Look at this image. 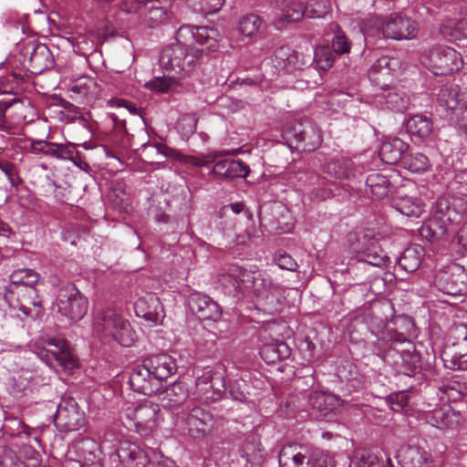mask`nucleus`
I'll return each instance as SVG.
<instances>
[{
	"instance_id": "1",
	"label": "nucleus",
	"mask_w": 467,
	"mask_h": 467,
	"mask_svg": "<svg viewBox=\"0 0 467 467\" xmlns=\"http://www.w3.org/2000/svg\"><path fill=\"white\" fill-rule=\"evenodd\" d=\"M219 284L225 294L238 300L252 299L269 314L277 313L282 308L283 287L259 271L233 266L221 275Z\"/></svg>"
},
{
	"instance_id": "2",
	"label": "nucleus",
	"mask_w": 467,
	"mask_h": 467,
	"mask_svg": "<svg viewBox=\"0 0 467 467\" xmlns=\"http://www.w3.org/2000/svg\"><path fill=\"white\" fill-rule=\"evenodd\" d=\"M279 467H334L323 451L298 443H287L278 452Z\"/></svg>"
},
{
	"instance_id": "3",
	"label": "nucleus",
	"mask_w": 467,
	"mask_h": 467,
	"mask_svg": "<svg viewBox=\"0 0 467 467\" xmlns=\"http://www.w3.org/2000/svg\"><path fill=\"white\" fill-rule=\"evenodd\" d=\"M95 328L104 337H110L120 346L131 347L137 340V334L128 320L114 309L102 310L96 321Z\"/></svg>"
},
{
	"instance_id": "4",
	"label": "nucleus",
	"mask_w": 467,
	"mask_h": 467,
	"mask_svg": "<svg viewBox=\"0 0 467 467\" xmlns=\"http://www.w3.org/2000/svg\"><path fill=\"white\" fill-rule=\"evenodd\" d=\"M121 418L128 428L141 436H149L155 431L162 420L160 406L150 401L128 405L123 409Z\"/></svg>"
},
{
	"instance_id": "5",
	"label": "nucleus",
	"mask_w": 467,
	"mask_h": 467,
	"mask_svg": "<svg viewBox=\"0 0 467 467\" xmlns=\"http://www.w3.org/2000/svg\"><path fill=\"white\" fill-rule=\"evenodd\" d=\"M212 413L199 403L191 401L177 418L176 426L195 440L206 438L212 431Z\"/></svg>"
},
{
	"instance_id": "6",
	"label": "nucleus",
	"mask_w": 467,
	"mask_h": 467,
	"mask_svg": "<svg viewBox=\"0 0 467 467\" xmlns=\"http://www.w3.org/2000/svg\"><path fill=\"white\" fill-rule=\"evenodd\" d=\"M422 64L436 76H447L458 71L462 60L461 55L450 47H431L421 57Z\"/></svg>"
},
{
	"instance_id": "7",
	"label": "nucleus",
	"mask_w": 467,
	"mask_h": 467,
	"mask_svg": "<svg viewBox=\"0 0 467 467\" xmlns=\"http://www.w3.org/2000/svg\"><path fill=\"white\" fill-rule=\"evenodd\" d=\"M56 304L57 311L73 322L81 320L88 308L87 297L71 283L59 287Z\"/></svg>"
},
{
	"instance_id": "8",
	"label": "nucleus",
	"mask_w": 467,
	"mask_h": 467,
	"mask_svg": "<svg viewBox=\"0 0 467 467\" xmlns=\"http://www.w3.org/2000/svg\"><path fill=\"white\" fill-rule=\"evenodd\" d=\"M434 282L437 288L446 295L461 296L467 293V272L458 264H451L439 271Z\"/></svg>"
},
{
	"instance_id": "9",
	"label": "nucleus",
	"mask_w": 467,
	"mask_h": 467,
	"mask_svg": "<svg viewBox=\"0 0 467 467\" xmlns=\"http://www.w3.org/2000/svg\"><path fill=\"white\" fill-rule=\"evenodd\" d=\"M288 139H294L296 148L304 151H314L322 142L318 127L309 119L295 121L286 130Z\"/></svg>"
},
{
	"instance_id": "10",
	"label": "nucleus",
	"mask_w": 467,
	"mask_h": 467,
	"mask_svg": "<svg viewBox=\"0 0 467 467\" xmlns=\"http://www.w3.org/2000/svg\"><path fill=\"white\" fill-rule=\"evenodd\" d=\"M54 422L60 431H78L85 424V413L75 399L62 398L57 405Z\"/></svg>"
},
{
	"instance_id": "11",
	"label": "nucleus",
	"mask_w": 467,
	"mask_h": 467,
	"mask_svg": "<svg viewBox=\"0 0 467 467\" xmlns=\"http://www.w3.org/2000/svg\"><path fill=\"white\" fill-rule=\"evenodd\" d=\"M419 31L415 20L402 13H391L385 17L383 36L394 40L413 39Z\"/></svg>"
},
{
	"instance_id": "12",
	"label": "nucleus",
	"mask_w": 467,
	"mask_h": 467,
	"mask_svg": "<svg viewBox=\"0 0 467 467\" xmlns=\"http://www.w3.org/2000/svg\"><path fill=\"white\" fill-rule=\"evenodd\" d=\"M195 395L204 403L212 402L221 396L222 389H224L223 377L220 372L205 370L195 380Z\"/></svg>"
},
{
	"instance_id": "13",
	"label": "nucleus",
	"mask_w": 467,
	"mask_h": 467,
	"mask_svg": "<svg viewBox=\"0 0 467 467\" xmlns=\"http://www.w3.org/2000/svg\"><path fill=\"white\" fill-rule=\"evenodd\" d=\"M110 460L117 463L115 467H146L149 462L146 453L137 444L128 441L119 443L116 453L110 456Z\"/></svg>"
},
{
	"instance_id": "14",
	"label": "nucleus",
	"mask_w": 467,
	"mask_h": 467,
	"mask_svg": "<svg viewBox=\"0 0 467 467\" xmlns=\"http://www.w3.org/2000/svg\"><path fill=\"white\" fill-rule=\"evenodd\" d=\"M462 338L447 346L441 354L444 367L451 370H467V332L460 329Z\"/></svg>"
},
{
	"instance_id": "15",
	"label": "nucleus",
	"mask_w": 467,
	"mask_h": 467,
	"mask_svg": "<svg viewBox=\"0 0 467 467\" xmlns=\"http://www.w3.org/2000/svg\"><path fill=\"white\" fill-rule=\"evenodd\" d=\"M188 305L199 319L217 321L222 317L221 306L210 296L202 293H192L188 298Z\"/></svg>"
},
{
	"instance_id": "16",
	"label": "nucleus",
	"mask_w": 467,
	"mask_h": 467,
	"mask_svg": "<svg viewBox=\"0 0 467 467\" xmlns=\"http://www.w3.org/2000/svg\"><path fill=\"white\" fill-rule=\"evenodd\" d=\"M440 106L453 112L462 113L467 109V88L458 84H446L438 94Z\"/></svg>"
},
{
	"instance_id": "17",
	"label": "nucleus",
	"mask_w": 467,
	"mask_h": 467,
	"mask_svg": "<svg viewBox=\"0 0 467 467\" xmlns=\"http://www.w3.org/2000/svg\"><path fill=\"white\" fill-rule=\"evenodd\" d=\"M134 310L137 317H142L153 325L161 323L164 317L163 306L159 297L152 293H147L138 298L134 304Z\"/></svg>"
},
{
	"instance_id": "18",
	"label": "nucleus",
	"mask_w": 467,
	"mask_h": 467,
	"mask_svg": "<svg viewBox=\"0 0 467 467\" xmlns=\"http://www.w3.org/2000/svg\"><path fill=\"white\" fill-rule=\"evenodd\" d=\"M130 385L134 391L149 396L161 389L144 361L133 368L130 376Z\"/></svg>"
},
{
	"instance_id": "19",
	"label": "nucleus",
	"mask_w": 467,
	"mask_h": 467,
	"mask_svg": "<svg viewBox=\"0 0 467 467\" xmlns=\"http://www.w3.org/2000/svg\"><path fill=\"white\" fill-rule=\"evenodd\" d=\"M97 81L89 77H81L68 85L69 98L78 103H90L99 94Z\"/></svg>"
},
{
	"instance_id": "20",
	"label": "nucleus",
	"mask_w": 467,
	"mask_h": 467,
	"mask_svg": "<svg viewBox=\"0 0 467 467\" xmlns=\"http://www.w3.org/2000/svg\"><path fill=\"white\" fill-rule=\"evenodd\" d=\"M190 35L194 42L204 47L203 50H213L217 47L219 33L215 28L208 26H182L177 37L182 38Z\"/></svg>"
},
{
	"instance_id": "21",
	"label": "nucleus",
	"mask_w": 467,
	"mask_h": 467,
	"mask_svg": "<svg viewBox=\"0 0 467 467\" xmlns=\"http://www.w3.org/2000/svg\"><path fill=\"white\" fill-rule=\"evenodd\" d=\"M177 40L176 44L163 48L160 56V64L167 71L182 74L184 70L186 45L181 43V38L177 37Z\"/></svg>"
},
{
	"instance_id": "22",
	"label": "nucleus",
	"mask_w": 467,
	"mask_h": 467,
	"mask_svg": "<svg viewBox=\"0 0 467 467\" xmlns=\"http://www.w3.org/2000/svg\"><path fill=\"white\" fill-rule=\"evenodd\" d=\"M399 458L402 467H434L431 454L420 446L401 447L399 451Z\"/></svg>"
},
{
	"instance_id": "23",
	"label": "nucleus",
	"mask_w": 467,
	"mask_h": 467,
	"mask_svg": "<svg viewBox=\"0 0 467 467\" xmlns=\"http://www.w3.org/2000/svg\"><path fill=\"white\" fill-rule=\"evenodd\" d=\"M31 151L36 154L43 153L59 160H68L77 164L75 156L78 151L72 145L58 144L47 140H33L31 142Z\"/></svg>"
},
{
	"instance_id": "24",
	"label": "nucleus",
	"mask_w": 467,
	"mask_h": 467,
	"mask_svg": "<svg viewBox=\"0 0 467 467\" xmlns=\"http://www.w3.org/2000/svg\"><path fill=\"white\" fill-rule=\"evenodd\" d=\"M144 362L160 387H161V382L174 374L177 369L175 360L166 354L151 356L144 359Z\"/></svg>"
},
{
	"instance_id": "25",
	"label": "nucleus",
	"mask_w": 467,
	"mask_h": 467,
	"mask_svg": "<svg viewBox=\"0 0 467 467\" xmlns=\"http://www.w3.org/2000/svg\"><path fill=\"white\" fill-rule=\"evenodd\" d=\"M381 91L377 94L378 102L385 105L388 109L396 111H403L410 104L409 96L397 87L379 86Z\"/></svg>"
},
{
	"instance_id": "26",
	"label": "nucleus",
	"mask_w": 467,
	"mask_h": 467,
	"mask_svg": "<svg viewBox=\"0 0 467 467\" xmlns=\"http://www.w3.org/2000/svg\"><path fill=\"white\" fill-rule=\"evenodd\" d=\"M220 179L245 178L250 172L249 166L237 160L223 159L215 162L213 171Z\"/></svg>"
},
{
	"instance_id": "27",
	"label": "nucleus",
	"mask_w": 467,
	"mask_h": 467,
	"mask_svg": "<svg viewBox=\"0 0 467 467\" xmlns=\"http://www.w3.org/2000/svg\"><path fill=\"white\" fill-rule=\"evenodd\" d=\"M399 62L394 57H382L369 68L368 78L377 86L384 85L392 78V71Z\"/></svg>"
},
{
	"instance_id": "28",
	"label": "nucleus",
	"mask_w": 467,
	"mask_h": 467,
	"mask_svg": "<svg viewBox=\"0 0 467 467\" xmlns=\"http://www.w3.org/2000/svg\"><path fill=\"white\" fill-rule=\"evenodd\" d=\"M408 148L409 144L401 139L389 138L382 142L379 150V156L382 162L393 165L400 161Z\"/></svg>"
},
{
	"instance_id": "29",
	"label": "nucleus",
	"mask_w": 467,
	"mask_h": 467,
	"mask_svg": "<svg viewBox=\"0 0 467 467\" xmlns=\"http://www.w3.org/2000/svg\"><path fill=\"white\" fill-rule=\"evenodd\" d=\"M54 65L53 56L49 48L39 44L34 47L28 59V67L33 74H40Z\"/></svg>"
},
{
	"instance_id": "30",
	"label": "nucleus",
	"mask_w": 467,
	"mask_h": 467,
	"mask_svg": "<svg viewBox=\"0 0 467 467\" xmlns=\"http://www.w3.org/2000/svg\"><path fill=\"white\" fill-rule=\"evenodd\" d=\"M274 4L280 11V19L284 22L299 21L306 15V7L301 0H274Z\"/></svg>"
},
{
	"instance_id": "31",
	"label": "nucleus",
	"mask_w": 467,
	"mask_h": 467,
	"mask_svg": "<svg viewBox=\"0 0 467 467\" xmlns=\"http://www.w3.org/2000/svg\"><path fill=\"white\" fill-rule=\"evenodd\" d=\"M392 206L401 214L408 217H420L424 211L422 201L417 197L398 194L392 200Z\"/></svg>"
},
{
	"instance_id": "32",
	"label": "nucleus",
	"mask_w": 467,
	"mask_h": 467,
	"mask_svg": "<svg viewBox=\"0 0 467 467\" xmlns=\"http://www.w3.org/2000/svg\"><path fill=\"white\" fill-rule=\"evenodd\" d=\"M291 354L289 346L284 341L272 340L260 348L261 358L268 364L287 358Z\"/></svg>"
},
{
	"instance_id": "33",
	"label": "nucleus",
	"mask_w": 467,
	"mask_h": 467,
	"mask_svg": "<svg viewBox=\"0 0 467 467\" xmlns=\"http://www.w3.org/2000/svg\"><path fill=\"white\" fill-rule=\"evenodd\" d=\"M43 301L36 287L26 288L21 295L18 309L26 316L38 317L42 312Z\"/></svg>"
},
{
	"instance_id": "34",
	"label": "nucleus",
	"mask_w": 467,
	"mask_h": 467,
	"mask_svg": "<svg viewBox=\"0 0 467 467\" xmlns=\"http://www.w3.org/2000/svg\"><path fill=\"white\" fill-rule=\"evenodd\" d=\"M433 124L431 119L424 115L418 114L408 119L406 122L407 132L414 138L423 140L432 132Z\"/></svg>"
},
{
	"instance_id": "35",
	"label": "nucleus",
	"mask_w": 467,
	"mask_h": 467,
	"mask_svg": "<svg viewBox=\"0 0 467 467\" xmlns=\"http://www.w3.org/2000/svg\"><path fill=\"white\" fill-rule=\"evenodd\" d=\"M189 396L188 389L183 382H174L169 386L162 398V405L165 408L174 409L182 405Z\"/></svg>"
},
{
	"instance_id": "36",
	"label": "nucleus",
	"mask_w": 467,
	"mask_h": 467,
	"mask_svg": "<svg viewBox=\"0 0 467 467\" xmlns=\"http://www.w3.org/2000/svg\"><path fill=\"white\" fill-rule=\"evenodd\" d=\"M454 412L450 406L437 408L431 410L426 416V420L429 424L437 429L444 430L452 428L456 420H454Z\"/></svg>"
},
{
	"instance_id": "37",
	"label": "nucleus",
	"mask_w": 467,
	"mask_h": 467,
	"mask_svg": "<svg viewBox=\"0 0 467 467\" xmlns=\"http://www.w3.org/2000/svg\"><path fill=\"white\" fill-rule=\"evenodd\" d=\"M453 220L450 217H432L428 224L421 227V234L430 239H441L447 234Z\"/></svg>"
},
{
	"instance_id": "38",
	"label": "nucleus",
	"mask_w": 467,
	"mask_h": 467,
	"mask_svg": "<svg viewBox=\"0 0 467 467\" xmlns=\"http://www.w3.org/2000/svg\"><path fill=\"white\" fill-rule=\"evenodd\" d=\"M296 54L287 47H281L274 53L273 63L278 73L291 72L296 68Z\"/></svg>"
},
{
	"instance_id": "39",
	"label": "nucleus",
	"mask_w": 467,
	"mask_h": 467,
	"mask_svg": "<svg viewBox=\"0 0 467 467\" xmlns=\"http://www.w3.org/2000/svg\"><path fill=\"white\" fill-rule=\"evenodd\" d=\"M11 284L21 288L35 287L39 281V275L33 269L21 268L15 270L9 276Z\"/></svg>"
},
{
	"instance_id": "40",
	"label": "nucleus",
	"mask_w": 467,
	"mask_h": 467,
	"mask_svg": "<svg viewBox=\"0 0 467 467\" xmlns=\"http://www.w3.org/2000/svg\"><path fill=\"white\" fill-rule=\"evenodd\" d=\"M440 30L444 37L451 40L467 39V19L448 20Z\"/></svg>"
},
{
	"instance_id": "41",
	"label": "nucleus",
	"mask_w": 467,
	"mask_h": 467,
	"mask_svg": "<svg viewBox=\"0 0 467 467\" xmlns=\"http://www.w3.org/2000/svg\"><path fill=\"white\" fill-rule=\"evenodd\" d=\"M366 185L372 195L378 199H381L389 193L390 182L387 176L379 172H374L367 177Z\"/></svg>"
},
{
	"instance_id": "42",
	"label": "nucleus",
	"mask_w": 467,
	"mask_h": 467,
	"mask_svg": "<svg viewBox=\"0 0 467 467\" xmlns=\"http://www.w3.org/2000/svg\"><path fill=\"white\" fill-rule=\"evenodd\" d=\"M421 252L422 248L420 246L405 249L399 259L400 267L408 273L415 272L421 263Z\"/></svg>"
},
{
	"instance_id": "43",
	"label": "nucleus",
	"mask_w": 467,
	"mask_h": 467,
	"mask_svg": "<svg viewBox=\"0 0 467 467\" xmlns=\"http://www.w3.org/2000/svg\"><path fill=\"white\" fill-rule=\"evenodd\" d=\"M5 434L11 437H18L25 442L30 436V429L17 418L8 417L5 418V423L2 427Z\"/></svg>"
},
{
	"instance_id": "44",
	"label": "nucleus",
	"mask_w": 467,
	"mask_h": 467,
	"mask_svg": "<svg viewBox=\"0 0 467 467\" xmlns=\"http://www.w3.org/2000/svg\"><path fill=\"white\" fill-rule=\"evenodd\" d=\"M265 23L262 18L254 14L246 15L239 22V31L242 35L252 37L261 33Z\"/></svg>"
},
{
	"instance_id": "45",
	"label": "nucleus",
	"mask_w": 467,
	"mask_h": 467,
	"mask_svg": "<svg viewBox=\"0 0 467 467\" xmlns=\"http://www.w3.org/2000/svg\"><path fill=\"white\" fill-rule=\"evenodd\" d=\"M402 162L403 167L413 173L425 172L431 167V163L427 156L420 152L405 155Z\"/></svg>"
},
{
	"instance_id": "46",
	"label": "nucleus",
	"mask_w": 467,
	"mask_h": 467,
	"mask_svg": "<svg viewBox=\"0 0 467 467\" xmlns=\"http://www.w3.org/2000/svg\"><path fill=\"white\" fill-rule=\"evenodd\" d=\"M385 23V18H382L377 15H370L368 17L364 18L360 22V28L365 36H383V24Z\"/></svg>"
},
{
	"instance_id": "47",
	"label": "nucleus",
	"mask_w": 467,
	"mask_h": 467,
	"mask_svg": "<svg viewBox=\"0 0 467 467\" xmlns=\"http://www.w3.org/2000/svg\"><path fill=\"white\" fill-rule=\"evenodd\" d=\"M360 260L374 266H382L388 261V257L378 243L374 242L361 253Z\"/></svg>"
},
{
	"instance_id": "48",
	"label": "nucleus",
	"mask_w": 467,
	"mask_h": 467,
	"mask_svg": "<svg viewBox=\"0 0 467 467\" xmlns=\"http://www.w3.org/2000/svg\"><path fill=\"white\" fill-rule=\"evenodd\" d=\"M308 184L312 188L310 191L311 199L322 201L330 197L331 190L325 187L326 180L324 178H320L318 174L314 172L310 173Z\"/></svg>"
},
{
	"instance_id": "49",
	"label": "nucleus",
	"mask_w": 467,
	"mask_h": 467,
	"mask_svg": "<svg viewBox=\"0 0 467 467\" xmlns=\"http://www.w3.org/2000/svg\"><path fill=\"white\" fill-rule=\"evenodd\" d=\"M388 467H394L390 459L387 460ZM356 467H385V462L370 451H361L357 456Z\"/></svg>"
},
{
	"instance_id": "50",
	"label": "nucleus",
	"mask_w": 467,
	"mask_h": 467,
	"mask_svg": "<svg viewBox=\"0 0 467 467\" xmlns=\"http://www.w3.org/2000/svg\"><path fill=\"white\" fill-rule=\"evenodd\" d=\"M78 454L83 462L91 465L97 461L98 444L92 440H83L77 445Z\"/></svg>"
},
{
	"instance_id": "51",
	"label": "nucleus",
	"mask_w": 467,
	"mask_h": 467,
	"mask_svg": "<svg viewBox=\"0 0 467 467\" xmlns=\"http://www.w3.org/2000/svg\"><path fill=\"white\" fill-rule=\"evenodd\" d=\"M188 4L195 12L208 15L219 11L223 5V0H188Z\"/></svg>"
},
{
	"instance_id": "52",
	"label": "nucleus",
	"mask_w": 467,
	"mask_h": 467,
	"mask_svg": "<svg viewBox=\"0 0 467 467\" xmlns=\"http://www.w3.org/2000/svg\"><path fill=\"white\" fill-rule=\"evenodd\" d=\"M148 88L158 92H169L177 89L178 82L173 78L157 77L145 85Z\"/></svg>"
},
{
	"instance_id": "53",
	"label": "nucleus",
	"mask_w": 467,
	"mask_h": 467,
	"mask_svg": "<svg viewBox=\"0 0 467 467\" xmlns=\"http://www.w3.org/2000/svg\"><path fill=\"white\" fill-rule=\"evenodd\" d=\"M336 55L327 47H318L315 50V62L317 67L323 70H328L334 64Z\"/></svg>"
},
{
	"instance_id": "54",
	"label": "nucleus",
	"mask_w": 467,
	"mask_h": 467,
	"mask_svg": "<svg viewBox=\"0 0 467 467\" xmlns=\"http://www.w3.org/2000/svg\"><path fill=\"white\" fill-rule=\"evenodd\" d=\"M306 7L309 18H321L329 12L331 5L329 0H310Z\"/></svg>"
},
{
	"instance_id": "55",
	"label": "nucleus",
	"mask_w": 467,
	"mask_h": 467,
	"mask_svg": "<svg viewBox=\"0 0 467 467\" xmlns=\"http://www.w3.org/2000/svg\"><path fill=\"white\" fill-rule=\"evenodd\" d=\"M333 396L325 392H313L309 395L308 401L311 407L320 412L326 413L330 410L327 406L331 404Z\"/></svg>"
},
{
	"instance_id": "56",
	"label": "nucleus",
	"mask_w": 467,
	"mask_h": 467,
	"mask_svg": "<svg viewBox=\"0 0 467 467\" xmlns=\"http://www.w3.org/2000/svg\"><path fill=\"white\" fill-rule=\"evenodd\" d=\"M335 36L332 42L334 52L338 55L348 54L350 51L351 44L346 35L341 31L337 25L334 26Z\"/></svg>"
},
{
	"instance_id": "57",
	"label": "nucleus",
	"mask_w": 467,
	"mask_h": 467,
	"mask_svg": "<svg viewBox=\"0 0 467 467\" xmlns=\"http://www.w3.org/2000/svg\"><path fill=\"white\" fill-rule=\"evenodd\" d=\"M203 54V49L186 45V54L184 60L183 73L189 74L193 70L195 66L199 63Z\"/></svg>"
},
{
	"instance_id": "58",
	"label": "nucleus",
	"mask_w": 467,
	"mask_h": 467,
	"mask_svg": "<svg viewBox=\"0 0 467 467\" xmlns=\"http://www.w3.org/2000/svg\"><path fill=\"white\" fill-rule=\"evenodd\" d=\"M57 362L58 366L63 368L66 370H72L77 367V362L72 355V353L69 351L67 346L64 347L62 350L52 359L53 362Z\"/></svg>"
},
{
	"instance_id": "59",
	"label": "nucleus",
	"mask_w": 467,
	"mask_h": 467,
	"mask_svg": "<svg viewBox=\"0 0 467 467\" xmlns=\"http://www.w3.org/2000/svg\"><path fill=\"white\" fill-rule=\"evenodd\" d=\"M329 172L333 173L338 179H348L352 174L351 161L341 160L335 161L329 167Z\"/></svg>"
},
{
	"instance_id": "60",
	"label": "nucleus",
	"mask_w": 467,
	"mask_h": 467,
	"mask_svg": "<svg viewBox=\"0 0 467 467\" xmlns=\"http://www.w3.org/2000/svg\"><path fill=\"white\" fill-rule=\"evenodd\" d=\"M456 215L453 209L450 207L449 201L445 198H439L435 202L433 216L434 218L438 217H450L454 218Z\"/></svg>"
},
{
	"instance_id": "61",
	"label": "nucleus",
	"mask_w": 467,
	"mask_h": 467,
	"mask_svg": "<svg viewBox=\"0 0 467 467\" xmlns=\"http://www.w3.org/2000/svg\"><path fill=\"white\" fill-rule=\"evenodd\" d=\"M275 262L276 265L284 270L296 271L298 265L296 260L286 253H279L275 255Z\"/></svg>"
},
{
	"instance_id": "62",
	"label": "nucleus",
	"mask_w": 467,
	"mask_h": 467,
	"mask_svg": "<svg viewBox=\"0 0 467 467\" xmlns=\"http://www.w3.org/2000/svg\"><path fill=\"white\" fill-rule=\"evenodd\" d=\"M66 341L62 339L52 338L47 342L46 358L49 364H52V359L66 347Z\"/></svg>"
},
{
	"instance_id": "63",
	"label": "nucleus",
	"mask_w": 467,
	"mask_h": 467,
	"mask_svg": "<svg viewBox=\"0 0 467 467\" xmlns=\"http://www.w3.org/2000/svg\"><path fill=\"white\" fill-rule=\"evenodd\" d=\"M20 102L17 99H13L11 100H2L0 101V130L4 131H8L12 129V124L7 120L5 117V111L14 104Z\"/></svg>"
},
{
	"instance_id": "64",
	"label": "nucleus",
	"mask_w": 467,
	"mask_h": 467,
	"mask_svg": "<svg viewBox=\"0 0 467 467\" xmlns=\"http://www.w3.org/2000/svg\"><path fill=\"white\" fill-rule=\"evenodd\" d=\"M445 391L450 398L456 400L467 393V385L465 383L451 381L445 386Z\"/></svg>"
}]
</instances>
